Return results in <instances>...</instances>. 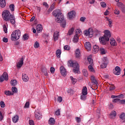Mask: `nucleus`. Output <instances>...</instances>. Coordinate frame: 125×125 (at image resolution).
<instances>
[{
    "label": "nucleus",
    "instance_id": "nucleus-1",
    "mask_svg": "<svg viewBox=\"0 0 125 125\" xmlns=\"http://www.w3.org/2000/svg\"><path fill=\"white\" fill-rule=\"evenodd\" d=\"M53 15L55 17L56 22L60 23L62 28L66 27V21L64 20V16L60 9H57L53 12Z\"/></svg>",
    "mask_w": 125,
    "mask_h": 125
},
{
    "label": "nucleus",
    "instance_id": "nucleus-2",
    "mask_svg": "<svg viewBox=\"0 0 125 125\" xmlns=\"http://www.w3.org/2000/svg\"><path fill=\"white\" fill-rule=\"evenodd\" d=\"M2 17L5 21H10L13 25L15 24V17H14V15L11 14L9 11L4 10L2 13Z\"/></svg>",
    "mask_w": 125,
    "mask_h": 125
},
{
    "label": "nucleus",
    "instance_id": "nucleus-3",
    "mask_svg": "<svg viewBox=\"0 0 125 125\" xmlns=\"http://www.w3.org/2000/svg\"><path fill=\"white\" fill-rule=\"evenodd\" d=\"M110 38H111V32L109 30H105L104 36L100 37L99 40L101 44L105 45L107 42H109Z\"/></svg>",
    "mask_w": 125,
    "mask_h": 125
},
{
    "label": "nucleus",
    "instance_id": "nucleus-4",
    "mask_svg": "<svg viewBox=\"0 0 125 125\" xmlns=\"http://www.w3.org/2000/svg\"><path fill=\"white\" fill-rule=\"evenodd\" d=\"M68 66L73 67V72L75 74H80V70L79 69V63L72 62V61H69L68 62Z\"/></svg>",
    "mask_w": 125,
    "mask_h": 125
},
{
    "label": "nucleus",
    "instance_id": "nucleus-5",
    "mask_svg": "<svg viewBox=\"0 0 125 125\" xmlns=\"http://www.w3.org/2000/svg\"><path fill=\"white\" fill-rule=\"evenodd\" d=\"M20 36H21V31L20 30H15L13 31L11 34V40L14 41V40H19L20 39Z\"/></svg>",
    "mask_w": 125,
    "mask_h": 125
},
{
    "label": "nucleus",
    "instance_id": "nucleus-6",
    "mask_svg": "<svg viewBox=\"0 0 125 125\" xmlns=\"http://www.w3.org/2000/svg\"><path fill=\"white\" fill-rule=\"evenodd\" d=\"M83 33L84 36H89V38H92L93 36V30L92 28H89L88 30L84 31Z\"/></svg>",
    "mask_w": 125,
    "mask_h": 125
},
{
    "label": "nucleus",
    "instance_id": "nucleus-7",
    "mask_svg": "<svg viewBox=\"0 0 125 125\" xmlns=\"http://www.w3.org/2000/svg\"><path fill=\"white\" fill-rule=\"evenodd\" d=\"M113 74L116 76H120L121 75V68L119 66H116L115 69L113 71Z\"/></svg>",
    "mask_w": 125,
    "mask_h": 125
},
{
    "label": "nucleus",
    "instance_id": "nucleus-8",
    "mask_svg": "<svg viewBox=\"0 0 125 125\" xmlns=\"http://www.w3.org/2000/svg\"><path fill=\"white\" fill-rule=\"evenodd\" d=\"M35 118L37 121H40L42 119V113L39 111H35Z\"/></svg>",
    "mask_w": 125,
    "mask_h": 125
},
{
    "label": "nucleus",
    "instance_id": "nucleus-9",
    "mask_svg": "<svg viewBox=\"0 0 125 125\" xmlns=\"http://www.w3.org/2000/svg\"><path fill=\"white\" fill-rule=\"evenodd\" d=\"M24 64V58H21V60L17 63V67L18 69H20Z\"/></svg>",
    "mask_w": 125,
    "mask_h": 125
},
{
    "label": "nucleus",
    "instance_id": "nucleus-10",
    "mask_svg": "<svg viewBox=\"0 0 125 125\" xmlns=\"http://www.w3.org/2000/svg\"><path fill=\"white\" fill-rule=\"evenodd\" d=\"M116 5L118 7L121 8L122 12H125V6L124 5V3L121 2H117Z\"/></svg>",
    "mask_w": 125,
    "mask_h": 125
},
{
    "label": "nucleus",
    "instance_id": "nucleus-11",
    "mask_svg": "<svg viewBox=\"0 0 125 125\" xmlns=\"http://www.w3.org/2000/svg\"><path fill=\"white\" fill-rule=\"evenodd\" d=\"M60 71L61 74L62 75V76H63V77H66L67 75V72L66 71L65 68H64L63 66H61L60 67Z\"/></svg>",
    "mask_w": 125,
    "mask_h": 125
},
{
    "label": "nucleus",
    "instance_id": "nucleus-12",
    "mask_svg": "<svg viewBox=\"0 0 125 125\" xmlns=\"http://www.w3.org/2000/svg\"><path fill=\"white\" fill-rule=\"evenodd\" d=\"M76 16V12L75 11H70L68 13V17L69 19H72V18H74Z\"/></svg>",
    "mask_w": 125,
    "mask_h": 125
},
{
    "label": "nucleus",
    "instance_id": "nucleus-13",
    "mask_svg": "<svg viewBox=\"0 0 125 125\" xmlns=\"http://www.w3.org/2000/svg\"><path fill=\"white\" fill-rule=\"evenodd\" d=\"M59 38V32L58 31H55L53 35V39L55 42H56L57 40H58V38Z\"/></svg>",
    "mask_w": 125,
    "mask_h": 125
},
{
    "label": "nucleus",
    "instance_id": "nucleus-14",
    "mask_svg": "<svg viewBox=\"0 0 125 125\" xmlns=\"http://www.w3.org/2000/svg\"><path fill=\"white\" fill-rule=\"evenodd\" d=\"M116 116H117V112L116 111H112L109 114V118L110 119H115L116 118Z\"/></svg>",
    "mask_w": 125,
    "mask_h": 125
},
{
    "label": "nucleus",
    "instance_id": "nucleus-15",
    "mask_svg": "<svg viewBox=\"0 0 125 125\" xmlns=\"http://www.w3.org/2000/svg\"><path fill=\"white\" fill-rule=\"evenodd\" d=\"M85 48L87 49L88 51H90V49H91V44L89 42H86L85 44Z\"/></svg>",
    "mask_w": 125,
    "mask_h": 125
},
{
    "label": "nucleus",
    "instance_id": "nucleus-16",
    "mask_svg": "<svg viewBox=\"0 0 125 125\" xmlns=\"http://www.w3.org/2000/svg\"><path fill=\"white\" fill-rule=\"evenodd\" d=\"M110 43L111 46H117V42H116V40L114 38L110 39Z\"/></svg>",
    "mask_w": 125,
    "mask_h": 125
},
{
    "label": "nucleus",
    "instance_id": "nucleus-17",
    "mask_svg": "<svg viewBox=\"0 0 125 125\" xmlns=\"http://www.w3.org/2000/svg\"><path fill=\"white\" fill-rule=\"evenodd\" d=\"M91 81L93 84L95 85L96 89H97V88H98V82H97V80L95 79H92Z\"/></svg>",
    "mask_w": 125,
    "mask_h": 125
},
{
    "label": "nucleus",
    "instance_id": "nucleus-18",
    "mask_svg": "<svg viewBox=\"0 0 125 125\" xmlns=\"http://www.w3.org/2000/svg\"><path fill=\"white\" fill-rule=\"evenodd\" d=\"M36 30L38 33H41L42 31V26L41 24H38L36 26Z\"/></svg>",
    "mask_w": 125,
    "mask_h": 125
},
{
    "label": "nucleus",
    "instance_id": "nucleus-19",
    "mask_svg": "<svg viewBox=\"0 0 125 125\" xmlns=\"http://www.w3.org/2000/svg\"><path fill=\"white\" fill-rule=\"evenodd\" d=\"M82 94L84 95H87V88L86 86L83 87L82 91Z\"/></svg>",
    "mask_w": 125,
    "mask_h": 125
},
{
    "label": "nucleus",
    "instance_id": "nucleus-20",
    "mask_svg": "<svg viewBox=\"0 0 125 125\" xmlns=\"http://www.w3.org/2000/svg\"><path fill=\"white\" fill-rule=\"evenodd\" d=\"M5 5H6V3L5 2V0H0V7H2V8L5 7Z\"/></svg>",
    "mask_w": 125,
    "mask_h": 125
},
{
    "label": "nucleus",
    "instance_id": "nucleus-21",
    "mask_svg": "<svg viewBox=\"0 0 125 125\" xmlns=\"http://www.w3.org/2000/svg\"><path fill=\"white\" fill-rule=\"evenodd\" d=\"M0 79H8V74L6 72H3L2 75L0 76Z\"/></svg>",
    "mask_w": 125,
    "mask_h": 125
},
{
    "label": "nucleus",
    "instance_id": "nucleus-22",
    "mask_svg": "<svg viewBox=\"0 0 125 125\" xmlns=\"http://www.w3.org/2000/svg\"><path fill=\"white\" fill-rule=\"evenodd\" d=\"M55 8V3H53L52 4L50 7L49 9L48 10V12H51L53 9Z\"/></svg>",
    "mask_w": 125,
    "mask_h": 125
},
{
    "label": "nucleus",
    "instance_id": "nucleus-23",
    "mask_svg": "<svg viewBox=\"0 0 125 125\" xmlns=\"http://www.w3.org/2000/svg\"><path fill=\"white\" fill-rule=\"evenodd\" d=\"M75 55L77 58H80V57H81V52H80V49H76L75 51Z\"/></svg>",
    "mask_w": 125,
    "mask_h": 125
},
{
    "label": "nucleus",
    "instance_id": "nucleus-24",
    "mask_svg": "<svg viewBox=\"0 0 125 125\" xmlns=\"http://www.w3.org/2000/svg\"><path fill=\"white\" fill-rule=\"evenodd\" d=\"M49 125H54L55 124V119L53 118H51L48 121Z\"/></svg>",
    "mask_w": 125,
    "mask_h": 125
},
{
    "label": "nucleus",
    "instance_id": "nucleus-25",
    "mask_svg": "<svg viewBox=\"0 0 125 125\" xmlns=\"http://www.w3.org/2000/svg\"><path fill=\"white\" fill-rule=\"evenodd\" d=\"M93 50L95 53H97L98 51H99V46L95 45L93 46Z\"/></svg>",
    "mask_w": 125,
    "mask_h": 125
},
{
    "label": "nucleus",
    "instance_id": "nucleus-26",
    "mask_svg": "<svg viewBox=\"0 0 125 125\" xmlns=\"http://www.w3.org/2000/svg\"><path fill=\"white\" fill-rule=\"evenodd\" d=\"M12 121L13 123H17V122L19 121V117L18 115H16L14 116L13 118H12Z\"/></svg>",
    "mask_w": 125,
    "mask_h": 125
},
{
    "label": "nucleus",
    "instance_id": "nucleus-27",
    "mask_svg": "<svg viewBox=\"0 0 125 125\" xmlns=\"http://www.w3.org/2000/svg\"><path fill=\"white\" fill-rule=\"evenodd\" d=\"M104 60H105V61H104V63L101 64V67L103 69H104V68H106V67H107V63L106 62L107 61L106 60V58H104Z\"/></svg>",
    "mask_w": 125,
    "mask_h": 125
},
{
    "label": "nucleus",
    "instance_id": "nucleus-28",
    "mask_svg": "<svg viewBox=\"0 0 125 125\" xmlns=\"http://www.w3.org/2000/svg\"><path fill=\"white\" fill-rule=\"evenodd\" d=\"M10 84L13 86H14L16 85V84H17V81H16V80H15V79L12 80L10 82Z\"/></svg>",
    "mask_w": 125,
    "mask_h": 125
},
{
    "label": "nucleus",
    "instance_id": "nucleus-29",
    "mask_svg": "<svg viewBox=\"0 0 125 125\" xmlns=\"http://www.w3.org/2000/svg\"><path fill=\"white\" fill-rule=\"evenodd\" d=\"M83 74L85 78H87V77H88V72H87V70H86V69H83Z\"/></svg>",
    "mask_w": 125,
    "mask_h": 125
},
{
    "label": "nucleus",
    "instance_id": "nucleus-30",
    "mask_svg": "<svg viewBox=\"0 0 125 125\" xmlns=\"http://www.w3.org/2000/svg\"><path fill=\"white\" fill-rule=\"evenodd\" d=\"M56 54L58 58H60L61 57V51L60 50V49H58L57 50Z\"/></svg>",
    "mask_w": 125,
    "mask_h": 125
},
{
    "label": "nucleus",
    "instance_id": "nucleus-31",
    "mask_svg": "<svg viewBox=\"0 0 125 125\" xmlns=\"http://www.w3.org/2000/svg\"><path fill=\"white\" fill-rule=\"evenodd\" d=\"M73 41L74 42H78L79 41V36H78L77 34L74 36Z\"/></svg>",
    "mask_w": 125,
    "mask_h": 125
},
{
    "label": "nucleus",
    "instance_id": "nucleus-32",
    "mask_svg": "<svg viewBox=\"0 0 125 125\" xmlns=\"http://www.w3.org/2000/svg\"><path fill=\"white\" fill-rule=\"evenodd\" d=\"M106 18V21H108V26L109 27H112V23H113V21L111 19H109L108 18Z\"/></svg>",
    "mask_w": 125,
    "mask_h": 125
},
{
    "label": "nucleus",
    "instance_id": "nucleus-33",
    "mask_svg": "<svg viewBox=\"0 0 125 125\" xmlns=\"http://www.w3.org/2000/svg\"><path fill=\"white\" fill-rule=\"evenodd\" d=\"M74 30L75 29H74V28H72L71 29H69L67 33V35H68L69 36H71L72 34L74 33Z\"/></svg>",
    "mask_w": 125,
    "mask_h": 125
},
{
    "label": "nucleus",
    "instance_id": "nucleus-34",
    "mask_svg": "<svg viewBox=\"0 0 125 125\" xmlns=\"http://www.w3.org/2000/svg\"><path fill=\"white\" fill-rule=\"evenodd\" d=\"M4 94L6 95L10 96V95H13V92H10L9 90L8 91H5Z\"/></svg>",
    "mask_w": 125,
    "mask_h": 125
},
{
    "label": "nucleus",
    "instance_id": "nucleus-35",
    "mask_svg": "<svg viewBox=\"0 0 125 125\" xmlns=\"http://www.w3.org/2000/svg\"><path fill=\"white\" fill-rule=\"evenodd\" d=\"M9 8L11 10V11H14L15 9V6L13 4H11L9 6Z\"/></svg>",
    "mask_w": 125,
    "mask_h": 125
},
{
    "label": "nucleus",
    "instance_id": "nucleus-36",
    "mask_svg": "<svg viewBox=\"0 0 125 125\" xmlns=\"http://www.w3.org/2000/svg\"><path fill=\"white\" fill-rule=\"evenodd\" d=\"M23 41H27V40L29 39V35H28V34H25L23 36Z\"/></svg>",
    "mask_w": 125,
    "mask_h": 125
},
{
    "label": "nucleus",
    "instance_id": "nucleus-37",
    "mask_svg": "<svg viewBox=\"0 0 125 125\" xmlns=\"http://www.w3.org/2000/svg\"><path fill=\"white\" fill-rule=\"evenodd\" d=\"M120 119L124 121L125 119V113H122L121 115L119 116Z\"/></svg>",
    "mask_w": 125,
    "mask_h": 125
},
{
    "label": "nucleus",
    "instance_id": "nucleus-38",
    "mask_svg": "<svg viewBox=\"0 0 125 125\" xmlns=\"http://www.w3.org/2000/svg\"><path fill=\"white\" fill-rule=\"evenodd\" d=\"M88 68L90 72H94V68H93V67H92V65H91V64L89 65Z\"/></svg>",
    "mask_w": 125,
    "mask_h": 125
},
{
    "label": "nucleus",
    "instance_id": "nucleus-39",
    "mask_svg": "<svg viewBox=\"0 0 125 125\" xmlns=\"http://www.w3.org/2000/svg\"><path fill=\"white\" fill-rule=\"evenodd\" d=\"M12 92H13V93H17V92H18V91L17 90V88L15 87H12Z\"/></svg>",
    "mask_w": 125,
    "mask_h": 125
},
{
    "label": "nucleus",
    "instance_id": "nucleus-40",
    "mask_svg": "<svg viewBox=\"0 0 125 125\" xmlns=\"http://www.w3.org/2000/svg\"><path fill=\"white\" fill-rule=\"evenodd\" d=\"M81 100H83V101H84L85 99H86V95L82 94L81 96Z\"/></svg>",
    "mask_w": 125,
    "mask_h": 125
},
{
    "label": "nucleus",
    "instance_id": "nucleus-41",
    "mask_svg": "<svg viewBox=\"0 0 125 125\" xmlns=\"http://www.w3.org/2000/svg\"><path fill=\"white\" fill-rule=\"evenodd\" d=\"M3 31L5 34L7 33V26L6 25V24H4L3 25Z\"/></svg>",
    "mask_w": 125,
    "mask_h": 125
},
{
    "label": "nucleus",
    "instance_id": "nucleus-42",
    "mask_svg": "<svg viewBox=\"0 0 125 125\" xmlns=\"http://www.w3.org/2000/svg\"><path fill=\"white\" fill-rule=\"evenodd\" d=\"M100 51L101 54L102 55L105 54L106 53V51H105V49H104V48H100Z\"/></svg>",
    "mask_w": 125,
    "mask_h": 125
},
{
    "label": "nucleus",
    "instance_id": "nucleus-43",
    "mask_svg": "<svg viewBox=\"0 0 125 125\" xmlns=\"http://www.w3.org/2000/svg\"><path fill=\"white\" fill-rule=\"evenodd\" d=\"M40 47V43L38 42H36L34 43V47L35 48H39Z\"/></svg>",
    "mask_w": 125,
    "mask_h": 125
},
{
    "label": "nucleus",
    "instance_id": "nucleus-44",
    "mask_svg": "<svg viewBox=\"0 0 125 125\" xmlns=\"http://www.w3.org/2000/svg\"><path fill=\"white\" fill-rule=\"evenodd\" d=\"M114 14H116V15H119L120 14V10L118 9H115L114 11Z\"/></svg>",
    "mask_w": 125,
    "mask_h": 125
},
{
    "label": "nucleus",
    "instance_id": "nucleus-45",
    "mask_svg": "<svg viewBox=\"0 0 125 125\" xmlns=\"http://www.w3.org/2000/svg\"><path fill=\"white\" fill-rule=\"evenodd\" d=\"M88 61L90 65H92L93 64V61L92 60V59L91 58H87Z\"/></svg>",
    "mask_w": 125,
    "mask_h": 125
},
{
    "label": "nucleus",
    "instance_id": "nucleus-46",
    "mask_svg": "<svg viewBox=\"0 0 125 125\" xmlns=\"http://www.w3.org/2000/svg\"><path fill=\"white\" fill-rule=\"evenodd\" d=\"M116 87L114 85H111L109 86V90L110 91H112V90H114L115 89Z\"/></svg>",
    "mask_w": 125,
    "mask_h": 125
},
{
    "label": "nucleus",
    "instance_id": "nucleus-47",
    "mask_svg": "<svg viewBox=\"0 0 125 125\" xmlns=\"http://www.w3.org/2000/svg\"><path fill=\"white\" fill-rule=\"evenodd\" d=\"M71 82L72 84H75L78 82V80L77 79H71Z\"/></svg>",
    "mask_w": 125,
    "mask_h": 125
},
{
    "label": "nucleus",
    "instance_id": "nucleus-48",
    "mask_svg": "<svg viewBox=\"0 0 125 125\" xmlns=\"http://www.w3.org/2000/svg\"><path fill=\"white\" fill-rule=\"evenodd\" d=\"M0 105L1 108H4L5 107V104H4V102L3 101L0 102Z\"/></svg>",
    "mask_w": 125,
    "mask_h": 125
},
{
    "label": "nucleus",
    "instance_id": "nucleus-49",
    "mask_svg": "<svg viewBox=\"0 0 125 125\" xmlns=\"http://www.w3.org/2000/svg\"><path fill=\"white\" fill-rule=\"evenodd\" d=\"M29 106H30V102H27L25 104L24 108H29Z\"/></svg>",
    "mask_w": 125,
    "mask_h": 125
},
{
    "label": "nucleus",
    "instance_id": "nucleus-50",
    "mask_svg": "<svg viewBox=\"0 0 125 125\" xmlns=\"http://www.w3.org/2000/svg\"><path fill=\"white\" fill-rule=\"evenodd\" d=\"M64 49H65V50H70V49H71V48L69 45H65L64 46Z\"/></svg>",
    "mask_w": 125,
    "mask_h": 125
},
{
    "label": "nucleus",
    "instance_id": "nucleus-51",
    "mask_svg": "<svg viewBox=\"0 0 125 125\" xmlns=\"http://www.w3.org/2000/svg\"><path fill=\"white\" fill-rule=\"evenodd\" d=\"M101 5L102 7H106V3H105V2L102 1L101 2Z\"/></svg>",
    "mask_w": 125,
    "mask_h": 125
},
{
    "label": "nucleus",
    "instance_id": "nucleus-52",
    "mask_svg": "<svg viewBox=\"0 0 125 125\" xmlns=\"http://www.w3.org/2000/svg\"><path fill=\"white\" fill-rule=\"evenodd\" d=\"M55 71V68L54 67H51L50 68V72L52 74H54V72Z\"/></svg>",
    "mask_w": 125,
    "mask_h": 125
},
{
    "label": "nucleus",
    "instance_id": "nucleus-53",
    "mask_svg": "<svg viewBox=\"0 0 125 125\" xmlns=\"http://www.w3.org/2000/svg\"><path fill=\"white\" fill-rule=\"evenodd\" d=\"M62 99L61 97H59L57 99L58 102H59V103H61L62 102Z\"/></svg>",
    "mask_w": 125,
    "mask_h": 125
},
{
    "label": "nucleus",
    "instance_id": "nucleus-54",
    "mask_svg": "<svg viewBox=\"0 0 125 125\" xmlns=\"http://www.w3.org/2000/svg\"><path fill=\"white\" fill-rule=\"evenodd\" d=\"M43 5H44V6H45V7H46L47 8H48V7H49L48 4H47L46 2H44L43 3Z\"/></svg>",
    "mask_w": 125,
    "mask_h": 125
},
{
    "label": "nucleus",
    "instance_id": "nucleus-55",
    "mask_svg": "<svg viewBox=\"0 0 125 125\" xmlns=\"http://www.w3.org/2000/svg\"><path fill=\"white\" fill-rule=\"evenodd\" d=\"M86 18L84 17H82L80 18V21L81 22H84V21L85 20Z\"/></svg>",
    "mask_w": 125,
    "mask_h": 125
},
{
    "label": "nucleus",
    "instance_id": "nucleus-56",
    "mask_svg": "<svg viewBox=\"0 0 125 125\" xmlns=\"http://www.w3.org/2000/svg\"><path fill=\"white\" fill-rule=\"evenodd\" d=\"M56 115L57 116H60V109H58L56 111Z\"/></svg>",
    "mask_w": 125,
    "mask_h": 125
},
{
    "label": "nucleus",
    "instance_id": "nucleus-57",
    "mask_svg": "<svg viewBox=\"0 0 125 125\" xmlns=\"http://www.w3.org/2000/svg\"><path fill=\"white\" fill-rule=\"evenodd\" d=\"M3 120V116H2V113L0 111V121H2Z\"/></svg>",
    "mask_w": 125,
    "mask_h": 125
},
{
    "label": "nucleus",
    "instance_id": "nucleus-58",
    "mask_svg": "<svg viewBox=\"0 0 125 125\" xmlns=\"http://www.w3.org/2000/svg\"><path fill=\"white\" fill-rule=\"evenodd\" d=\"M28 75L25 74H22V79H27Z\"/></svg>",
    "mask_w": 125,
    "mask_h": 125
},
{
    "label": "nucleus",
    "instance_id": "nucleus-59",
    "mask_svg": "<svg viewBox=\"0 0 125 125\" xmlns=\"http://www.w3.org/2000/svg\"><path fill=\"white\" fill-rule=\"evenodd\" d=\"M68 93L73 94V93H74V90H73L72 89H69L68 90Z\"/></svg>",
    "mask_w": 125,
    "mask_h": 125
},
{
    "label": "nucleus",
    "instance_id": "nucleus-60",
    "mask_svg": "<svg viewBox=\"0 0 125 125\" xmlns=\"http://www.w3.org/2000/svg\"><path fill=\"white\" fill-rule=\"evenodd\" d=\"M76 121L77 123H80L81 122V118H80L79 117H76Z\"/></svg>",
    "mask_w": 125,
    "mask_h": 125
},
{
    "label": "nucleus",
    "instance_id": "nucleus-61",
    "mask_svg": "<svg viewBox=\"0 0 125 125\" xmlns=\"http://www.w3.org/2000/svg\"><path fill=\"white\" fill-rule=\"evenodd\" d=\"M3 42H8V39H7V38L4 37L3 38Z\"/></svg>",
    "mask_w": 125,
    "mask_h": 125
},
{
    "label": "nucleus",
    "instance_id": "nucleus-62",
    "mask_svg": "<svg viewBox=\"0 0 125 125\" xmlns=\"http://www.w3.org/2000/svg\"><path fill=\"white\" fill-rule=\"evenodd\" d=\"M29 125H35V123L33 120H29Z\"/></svg>",
    "mask_w": 125,
    "mask_h": 125
},
{
    "label": "nucleus",
    "instance_id": "nucleus-63",
    "mask_svg": "<svg viewBox=\"0 0 125 125\" xmlns=\"http://www.w3.org/2000/svg\"><path fill=\"white\" fill-rule=\"evenodd\" d=\"M76 35H77V36H78V35H79V34H81V30H78V29L76 30Z\"/></svg>",
    "mask_w": 125,
    "mask_h": 125
},
{
    "label": "nucleus",
    "instance_id": "nucleus-64",
    "mask_svg": "<svg viewBox=\"0 0 125 125\" xmlns=\"http://www.w3.org/2000/svg\"><path fill=\"white\" fill-rule=\"evenodd\" d=\"M121 104H125V100H122L120 101Z\"/></svg>",
    "mask_w": 125,
    "mask_h": 125
}]
</instances>
